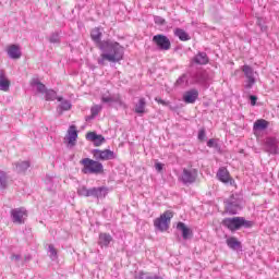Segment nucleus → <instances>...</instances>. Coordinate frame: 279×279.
Segmentation results:
<instances>
[{"instance_id":"obj_12","label":"nucleus","mask_w":279,"mask_h":279,"mask_svg":"<svg viewBox=\"0 0 279 279\" xmlns=\"http://www.w3.org/2000/svg\"><path fill=\"white\" fill-rule=\"evenodd\" d=\"M181 180L183 184H193L197 180V169H183Z\"/></svg>"},{"instance_id":"obj_16","label":"nucleus","mask_w":279,"mask_h":279,"mask_svg":"<svg viewBox=\"0 0 279 279\" xmlns=\"http://www.w3.org/2000/svg\"><path fill=\"white\" fill-rule=\"evenodd\" d=\"M7 53L10 58H12V60H19L22 56L21 46L14 44L8 46Z\"/></svg>"},{"instance_id":"obj_28","label":"nucleus","mask_w":279,"mask_h":279,"mask_svg":"<svg viewBox=\"0 0 279 279\" xmlns=\"http://www.w3.org/2000/svg\"><path fill=\"white\" fill-rule=\"evenodd\" d=\"M33 86H37V90L38 93H47V87L45 86V84L40 83V82H36V81H33L31 83Z\"/></svg>"},{"instance_id":"obj_1","label":"nucleus","mask_w":279,"mask_h":279,"mask_svg":"<svg viewBox=\"0 0 279 279\" xmlns=\"http://www.w3.org/2000/svg\"><path fill=\"white\" fill-rule=\"evenodd\" d=\"M105 49H108L109 52L100 54L98 64H106V60L108 62H121L123 60V48L119 43L109 41Z\"/></svg>"},{"instance_id":"obj_22","label":"nucleus","mask_w":279,"mask_h":279,"mask_svg":"<svg viewBox=\"0 0 279 279\" xmlns=\"http://www.w3.org/2000/svg\"><path fill=\"white\" fill-rule=\"evenodd\" d=\"M0 90L8 93L10 90V80H8L3 74H0Z\"/></svg>"},{"instance_id":"obj_25","label":"nucleus","mask_w":279,"mask_h":279,"mask_svg":"<svg viewBox=\"0 0 279 279\" xmlns=\"http://www.w3.org/2000/svg\"><path fill=\"white\" fill-rule=\"evenodd\" d=\"M174 34L175 36H178V38H180L183 41L191 40V37L184 32V29L177 28L174 31Z\"/></svg>"},{"instance_id":"obj_20","label":"nucleus","mask_w":279,"mask_h":279,"mask_svg":"<svg viewBox=\"0 0 279 279\" xmlns=\"http://www.w3.org/2000/svg\"><path fill=\"white\" fill-rule=\"evenodd\" d=\"M226 243L230 250H241V241L236 236H230L226 240Z\"/></svg>"},{"instance_id":"obj_7","label":"nucleus","mask_w":279,"mask_h":279,"mask_svg":"<svg viewBox=\"0 0 279 279\" xmlns=\"http://www.w3.org/2000/svg\"><path fill=\"white\" fill-rule=\"evenodd\" d=\"M10 213L13 223H17L19 226L25 223L28 217L27 209H25V207L12 209Z\"/></svg>"},{"instance_id":"obj_6","label":"nucleus","mask_w":279,"mask_h":279,"mask_svg":"<svg viewBox=\"0 0 279 279\" xmlns=\"http://www.w3.org/2000/svg\"><path fill=\"white\" fill-rule=\"evenodd\" d=\"M216 175L219 182H222V184H229L230 186H234V189H236V181H234L232 175H230V171H228V168H219Z\"/></svg>"},{"instance_id":"obj_33","label":"nucleus","mask_w":279,"mask_h":279,"mask_svg":"<svg viewBox=\"0 0 279 279\" xmlns=\"http://www.w3.org/2000/svg\"><path fill=\"white\" fill-rule=\"evenodd\" d=\"M198 141H201V143H204V141H206V129H201L198 131Z\"/></svg>"},{"instance_id":"obj_37","label":"nucleus","mask_w":279,"mask_h":279,"mask_svg":"<svg viewBox=\"0 0 279 279\" xmlns=\"http://www.w3.org/2000/svg\"><path fill=\"white\" fill-rule=\"evenodd\" d=\"M250 99H251V105H252V106H256V101L258 100V97H256V96H250Z\"/></svg>"},{"instance_id":"obj_4","label":"nucleus","mask_w":279,"mask_h":279,"mask_svg":"<svg viewBox=\"0 0 279 279\" xmlns=\"http://www.w3.org/2000/svg\"><path fill=\"white\" fill-rule=\"evenodd\" d=\"M171 219H173V211L167 210L154 220V226L159 232H167L171 226Z\"/></svg>"},{"instance_id":"obj_43","label":"nucleus","mask_w":279,"mask_h":279,"mask_svg":"<svg viewBox=\"0 0 279 279\" xmlns=\"http://www.w3.org/2000/svg\"><path fill=\"white\" fill-rule=\"evenodd\" d=\"M57 99H58V101H62V98H61V97H58Z\"/></svg>"},{"instance_id":"obj_24","label":"nucleus","mask_w":279,"mask_h":279,"mask_svg":"<svg viewBox=\"0 0 279 279\" xmlns=\"http://www.w3.org/2000/svg\"><path fill=\"white\" fill-rule=\"evenodd\" d=\"M29 167V163L27 161H21L16 163L15 171L16 173H25L27 171V168Z\"/></svg>"},{"instance_id":"obj_21","label":"nucleus","mask_w":279,"mask_h":279,"mask_svg":"<svg viewBox=\"0 0 279 279\" xmlns=\"http://www.w3.org/2000/svg\"><path fill=\"white\" fill-rule=\"evenodd\" d=\"M177 230H180L182 232V236L185 240L189 239V236H191V229L186 227L184 222H178Z\"/></svg>"},{"instance_id":"obj_14","label":"nucleus","mask_w":279,"mask_h":279,"mask_svg":"<svg viewBox=\"0 0 279 279\" xmlns=\"http://www.w3.org/2000/svg\"><path fill=\"white\" fill-rule=\"evenodd\" d=\"M198 97H199V92L197 89H190L184 93L183 101L185 104H195Z\"/></svg>"},{"instance_id":"obj_27","label":"nucleus","mask_w":279,"mask_h":279,"mask_svg":"<svg viewBox=\"0 0 279 279\" xmlns=\"http://www.w3.org/2000/svg\"><path fill=\"white\" fill-rule=\"evenodd\" d=\"M58 99L56 90L48 89L46 90V100L47 101H56Z\"/></svg>"},{"instance_id":"obj_23","label":"nucleus","mask_w":279,"mask_h":279,"mask_svg":"<svg viewBox=\"0 0 279 279\" xmlns=\"http://www.w3.org/2000/svg\"><path fill=\"white\" fill-rule=\"evenodd\" d=\"M194 62L196 64H208V56L204 52L198 53L194 57Z\"/></svg>"},{"instance_id":"obj_40","label":"nucleus","mask_w":279,"mask_h":279,"mask_svg":"<svg viewBox=\"0 0 279 279\" xmlns=\"http://www.w3.org/2000/svg\"><path fill=\"white\" fill-rule=\"evenodd\" d=\"M207 147H215V140H209L208 142H207Z\"/></svg>"},{"instance_id":"obj_9","label":"nucleus","mask_w":279,"mask_h":279,"mask_svg":"<svg viewBox=\"0 0 279 279\" xmlns=\"http://www.w3.org/2000/svg\"><path fill=\"white\" fill-rule=\"evenodd\" d=\"M101 35H102L101 29H99V27H95L90 32L92 40H94V43L96 44V47H98V49H101V51H104V50H106V46L109 45L110 40L101 41Z\"/></svg>"},{"instance_id":"obj_15","label":"nucleus","mask_w":279,"mask_h":279,"mask_svg":"<svg viewBox=\"0 0 279 279\" xmlns=\"http://www.w3.org/2000/svg\"><path fill=\"white\" fill-rule=\"evenodd\" d=\"M265 146L268 154H278V140L276 137L266 138Z\"/></svg>"},{"instance_id":"obj_30","label":"nucleus","mask_w":279,"mask_h":279,"mask_svg":"<svg viewBox=\"0 0 279 279\" xmlns=\"http://www.w3.org/2000/svg\"><path fill=\"white\" fill-rule=\"evenodd\" d=\"M8 186V177L5 172H0V189H5Z\"/></svg>"},{"instance_id":"obj_26","label":"nucleus","mask_w":279,"mask_h":279,"mask_svg":"<svg viewBox=\"0 0 279 279\" xmlns=\"http://www.w3.org/2000/svg\"><path fill=\"white\" fill-rule=\"evenodd\" d=\"M226 210L230 215H236V213L239 211V205H236L234 203H227Z\"/></svg>"},{"instance_id":"obj_10","label":"nucleus","mask_w":279,"mask_h":279,"mask_svg":"<svg viewBox=\"0 0 279 279\" xmlns=\"http://www.w3.org/2000/svg\"><path fill=\"white\" fill-rule=\"evenodd\" d=\"M81 193L85 197H106L108 190L106 187H93L90 190L83 187Z\"/></svg>"},{"instance_id":"obj_34","label":"nucleus","mask_w":279,"mask_h":279,"mask_svg":"<svg viewBox=\"0 0 279 279\" xmlns=\"http://www.w3.org/2000/svg\"><path fill=\"white\" fill-rule=\"evenodd\" d=\"M101 101H102V104H112V101H114V99L110 96H102Z\"/></svg>"},{"instance_id":"obj_31","label":"nucleus","mask_w":279,"mask_h":279,"mask_svg":"<svg viewBox=\"0 0 279 279\" xmlns=\"http://www.w3.org/2000/svg\"><path fill=\"white\" fill-rule=\"evenodd\" d=\"M48 250L50 252V258L52 260H56V258H58V250H56V247L52 244L48 246Z\"/></svg>"},{"instance_id":"obj_8","label":"nucleus","mask_w":279,"mask_h":279,"mask_svg":"<svg viewBox=\"0 0 279 279\" xmlns=\"http://www.w3.org/2000/svg\"><path fill=\"white\" fill-rule=\"evenodd\" d=\"M153 43L158 47L161 51H169L171 49V40L169 37L158 34L153 37Z\"/></svg>"},{"instance_id":"obj_36","label":"nucleus","mask_w":279,"mask_h":279,"mask_svg":"<svg viewBox=\"0 0 279 279\" xmlns=\"http://www.w3.org/2000/svg\"><path fill=\"white\" fill-rule=\"evenodd\" d=\"M155 101L158 102V104H160L161 106H169V101H166V100H163V99L160 98V97H156V98H155Z\"/></svg>"},{"instance_id":"obj_19","label":"nucleus","mask_w":279,"mask_h":279,"mask_svg":"<svg viewBox=\"0 0 279 279\" xmlns=\"http://www.w3.org/2000/svg\"><path fill=\"white\" fill-rule=\"evenodd\" d=\"M112 243V235L110 233H99L98 245L101 247H108Z\"/></svg>"},{"instance_id":"obj_32","label":"nucleus","mask_w":279,"mask_h":279,"mask_svg":"<svg viewBox=\"0 0 279 279\" xmlns=\"http://www.w3.org/2000/svg\"><path fill=\"white\" fill-rule=\"evenodd\" d=\"M90 112H92V117H97V114H99V112H101V106H99V105L93 106L90 109Z\"/></svg>"},{"instance_id":"obj_3","label":"nucleus","mask_w":279,"mask_h":279,"mask_svg":"<svg viewBox=\"0 0 279 279\" xmlns=\"http://www.w3.org/2000/svg\"><path fill=\"white\" fill-rule=\"evenodd\" d=\"M81 165L83 166V173H90L94 175H101L105 173L104 163L97 159L84 158L81 160Z\"/></svg>"},{"instance_id":"obj_42","label":"nucleus","mask_w":279,"mask_h":279,"mask_svg":"<svg viewBox=\"0 0 279 279\" xmlns=\"http://www.w3.org/2000/svg\"><path fill=\"white\" fill-rule=\"evenodd\" d=\"M50 43H58V40H56V39H54V40H53V39H50Z\"/></svg>"},{"instance_id":"obj_2","label":"nucleus","mask_w":279,"mask_h":279,"mask_svg":"<svg viewBox=\"0 0 279 279\" xmlns=\"http://www.w3.org/2000/svg\"><path fill=\"white\" fill-rule=\"evenodd\" d=\"M222 226L230 230L231 232H236V230H241V228H252L254 222L246 220L243 217H233V218H225L222 220Z\"/></svg>"},{"instance_id":"obj_38","label":"nucleus","mask_w":279,"mask_h":279,"mask_svg":"<svg viewBox=\"0 0 279 279\" xmlns=\"http://www.w3.org/2000/svg\"><path fill=\"white\" fill-rule=\"evenodd\" d=\"M61 108H62V110H69V109L71 108V104H69V102H63V104L61 105Z\"/></svg>"},{"instance_id":"obj_35","label":"nucleus","mask_w":279,"mask_h":279,"mask_svg":"<svg viewBox=\"0 0 279 279\" xmlns=\"http://www.w3.org/2000/svg\"><path fill=\"white\" fill-rule=\"evenodd\" d=\"M65 145H71V129L68 130V134L64 137Z\"/></svg>"},{"instance_id":"obj_11","label":"nucleus","mask_w":279,"mask_h":279,"mask_svg":"<svg viewBox=\"0 0 279 279\" xmlns=\"http://www.w3.org/2000/svg\"><path fill=\"white\" fill-rule=\"evenodd\" d=\"M86 141L93 143L94 147H101L106 143V137L104 135L97 134L95 131H89L85 135Z\"/></svg>"},{"instance_id":"obj_18","label":"nucleus","mask_w":279,"mask_h":279,"mask_svg":"<svg viewBox=\"0 0 279 279\" xmlns=\"http://www.w3.org/2000/svg\"><path fill=\"white\" fill-rule=\"evenodd\" d=\"M269 128V121L265 119H258L253 124V130L255 132H263L264 130H267Z\"/></svg>"},{"instance_id":"obj_41","label":"nucleus","mask_w":279,"mask_h":279,"mask_svg":"<svg viewBox=\"0 0 279 279\" xmlns=\"http://www.w3.org/2000/svg\"><path fill=\"white\" fill-rule=\"evenodd\" d=\"M155 23H159V25H165L166 22H165V19L159 17L158 20L155 21Z\"/></svg>"},{"instance_id":"obj_5","label":"nucleus","mask_w":279,"mask_h":279,"mask_svg":"<svg viewBox=\"0 0 279 279\" xmlns=\"http://www.w3.org/2000/svg\"><path fill=\"white\" fill-rule=\"evenodd\" d=\"M92 155L95 160H100L102 162L108 160H114V158H117V154H114L110 149H94L92 150Z\"/></svg>"},{"instance_id":"obj_29","label":"nucleus","mask_w":279,"mask_h":279,"mask_svg":"<svg viewBox=\"0 0 279 279\" xmlns=\"http://www.w3.org/2000/svg\"><path fill=\"white\" fill-rule=\"evenodd\" d=\"M77 141V129L74 125L71 126V145L72 147L75 145Z\"/></svg>"},{"instance_id":"obj_13","label":"nucleus","mask_w":279,"mask_h":279,"mask_svg":"<svg viewBox=\"0 0 279 279\" xmlns=\"http://www.w3.org/2000/svg\"><path fill=\"white\" fill-rule=\"evenodd\" d=\"M242 71L247 80L246 88H252L256 84V78L254 77V69L250 65H243Z\"/></svg>"},{"instance_id":"obj_17","label":"nucleus","mask_w":279,"mask_h":279,"mask_svg":"<svg viewBox=\"0 0 279 279\" xmlns=\"http://www.w3.org/2000/svg\"><path fill=\"white\" fill-rule=\"evenodd\" d=\"M147 112V100L140 98L134 107V113L143 117Z\"/></svg>"},{"instance_id":"obj_39","label":"nucleus","mask_w":279,"mask_h":279,"mask_svg":"<svg viewBox=\"0 0 279 279\" xmlns=\"http://www.w3.org/2000/svg\"><path fill=\"white\" fill-rule=\"evenodd\" d=\"M162 163H160V162H157V163H155V169L157 170V171H162Z\"/></svg>"}]
</instances>
